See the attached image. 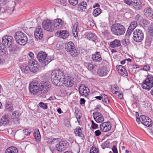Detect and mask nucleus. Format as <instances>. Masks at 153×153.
<instances>
[{
	"instance_id": "1",
	"label": "nucleus",
	"mask_w": 153,
	"mask_h": 153,
	"mask_svg": "<svg viewBox=\"0 0 153 153\" xmlns=\"http://www.w3.org/2000/svg\"><path fill=\"white\" fill-rule=\"evenodd\" d=\"M64 75L62 71L60 70L53 71L51 74V78L54 84L58 85L59 83L63 81Z\"/></svg>"
},
{
	"instance_id": "2",
	"label": "nucleus",
	"mask_w": 153,
	"mask_h": 153,
	"mask_svg": "<svg viewBox=\"0 0 153 153\" xmlns=\"http://www.w3.org/2000/svg\"><path fill=\"white\" fill-rule=\"evenodd\" d=\"M111 31L113 34L117 36H121L125 33L126 29L121 24L115 23L112 26Z\"/></svg>"
},
{
	"instance_id": "3",
	"label": "nucleus",
	"mask_w": 153,
	"mask_h": 153,
	"mask_svg": "<svg viewBox=\"0 0 153 153\" xmlns=\"http://www.w3.org/2000/svg\"><path fill=\"white\" fill-rule=\"evenodd\" d=\"M15 38L16 42L20 45H25L27 42V37L22 32H16L15 34Z\"/></svg>"
},
{
	"instance_id": "4",
	"label": "nucleus",
	"mask_w": 153,
	"mask_h": 153,
	"mask_svg": "<svg viewBox=\"0 0 153 153\" xmlns=\"http://www.w3.org/2000/svg\"><path fill=\"white\" fill-rule=\"evenodd\" d=\"M37 58L43 67L48 64L51 61L50 58L47 57V54L43 51L40 52L38 53Z\"/></svg>"
},
{
	"instance_id": "5",
	"label": "nucleus",
	"mask_w": 153,
	"mask_h": 153,
	"mask_svg": "<svg viewBox=\"0 0 153 153\" xmlns=\"http://www.w3.org/2000/svg\"><path fill=\"white\" fill-rule=\"evenodd\" d=\"M66 50L70 53L71 56L73 57L77 56L79 52L77 48L75 47L74 43L71 42H69L66 45L65 47Z\"/></svg>"
},
{
	"instance_id": "6",
	"label": "nucleus",
	"mask_w": 153,
	"mask_h": 153,
	"mask_svg": "<svg viewBox=\"0 0 153 153\" xmlns=\"http://www.w3.org/2000/svg\"><path fill=\"white\" fill-rule=\"evenodd\" d=\"M141 86L143 89L148 90L152 88L153 87V76L152 75H148L146 79L143 81Z\"/></svg>"
},
{
	"instance_id": "7",
	"label": "nucleus",
	"mask_w": 153,
	"mask_h": 153,
	"mask_svg": "<svg viewBox=\"0 0 153 153\" xmlns=\"http://www.w3.org/2000/svg\"><path fill=\"white\" fill-rule=\"evenodd\" d=\"M29 89L32 94H37L40 89L38 81L35 80L30 82L29 84Z\"/></svg>"
},
{
	"instance_id": "8",
	"label": "nucleus",
	"mask_w": 153,
	"mask_h": 153,
	"mask_svg": "<svg viewBox=\"0 0 153 153\" xmlns=\"http://www.w3.org/2000/svg\"><path fill=\"white\" fill-rule=\"evenodd\" d=\"M43 27L45 30L50 32H53L55 30L53 21L45 20L42 23Z\"/></svg>"
},
{
	"instance_id": "9",
	"label": "nucleus",
	"mask_w": 153,
	"mask_h": 153,
	"mask_svg": "<svg viewBox=\"0 0 153 153\" xmlns=\"http://www.w3.org/2000/svg\"><path fill=\"white\" fill-rule=\"evenodd\" d=\"M133 39L137 42H141L144 38V34L143 31L140 29L134 31L133 33Z\"/></svg>"
},
{
	"instance_id": "10",
	"label": "nucleus",
	"mask_w": 153,
	"mask_h": 153,
	"mask_svg": "<svg viewBox=\"0 0 153 153\" xmlns=\"http://www.w3.org/2000/svg\"><path fill=\"white\" fill-rule=\"evenodd\" d=\"M2 41L5 46L11 48L13 43V40L12 36L10 35H6L2 38Z\"/></svg>"
},
{
	"instance_id": "11",
	"label": "nucleus",
	"mask_w": 153,
	"mask_h": 153,
	"mask_svg": "<svg viewBox=\"0 0 153 153\" xmlns=\"http://www.w3.org/2000/svg\"><path fill=\"white\" fill-rule=\"evenodd\" d=\"M78 90L80 96L86 97L89 94V88L83 85H81L79 86Z\"/></svg>"
},
{
	"instance_id": "12",
	"label": "nucleus",
	"mask_w": 153,
	"mask_h": 153,
	"mask_svg": "<svg viewBox=\"0 0 153 153\" xmlns=\"http://www.w3.org/2000/svg\"><path fill=\"white\" fill-rule=\"evenodd\" d=\"M28 65L29 67V70L32 72L36 73L39 70L37 62L35 60H29L28 61Z\"/></svg>"
},
{
	"instance_id": "13",
	"label": "nucleus",
	"mask_w": 153,
	"mask_h": 153,
	"mask_svg": "<svg viewBox=\"0 0 153 153\" xmlns=\"http://www.w3.org/2000/svg\"><path fill=\"white\" fill-rule=\"evenodd\" d=\"M63 81L60 83L64 84L67 87L72 86L74 84V81L72 78L69 76H63Z\"/></svg>"
},
{
	"instance_id": "14",
	"label": "nucleus",
	"mask_w": 153,
	"mask_h": 153,
	"mask_svg": "<svg viewBox=\"0 0 153 153\" xmlns=\"http://www.w3.org/2000/svg\"><path fill=\"white\" fill-rule=\"evenodd\" d=\"M39 85L40 91L43 93H45L48 91L51 87V84L48 82H42Z\"/></svg>"
},
{
	"instance_id": "15",
	"label": "nucleus",
	"mask_w": 153,
	"mask_h": 153,
	"mask_svg": "<svg viewBox=\"0 0 153 153\" xmlns=\"http://www.w3.org/2000/svg\"><path fill=\"white\" fill-rule=\"evenodd\" d=\"M68 145V143L66 141H60L56 145V150L59 152L63 151L65 150Z\"/></svg>"
},
{
	"instance_id": "16",
	"label": "nucleus",
	"mask_w": 153,
	"mask_h": 153,
	"mask_svg": "<svg viewBox=\"0 0 153 153\" xmlns=\"http://www.w3.org/2000/svg\"><path fill=\"white\" fill-rule=\"evenodd\" d=\"M43 33L42 29L40 26L37 27L34 31L35 37L37 39L40 40L42 39Z\"/></svg>"
},
{
	"instance_id": "17",
	"label": "nucleus",
	"mask_w": 153,
	"mask_h": 153,
	"mask_svg": "<svg viewBox=\"0 0 153 153\" xmlns=\"http://www.w3.org/2000/svg\"><path fill=\"white\" fill-rule=\"evenodd\" d=\"M93 116L94 120L97 123H101L104 121V119L102 115L99 112H94L93 114Z\"/></svg>"
},
{
	"instance_id": "18",
	"label": "nucleus",
	"mask_w": 153,
	"mask_h": 153,
	"mask_svg": "<svg viewBox=\"0 0 153 153\" xmlns=\"http://www.w3.org/2000/svg\"><path fill=\"white\" fill-rule=\"evenodd\" d=\"M100 130L103 132H107L110 130L111 126L110 122H104L101 123L100 126Z\"/></svg>"
},
{
	"instance_id": "19",
	"label": "nucleus",
	"mask_w": 153,
	"mask_h": 153,
	"mask_svg": "<svg viewBox=\"0 0 153 153\" xmlns=\"http://www.w3.org/2000/svg\"><path fill=\"white\" fill-rule=\"evenodd\" d=\"M53 22L55 30L62 28L63 22L61 19H57L53 21Z\"/></svg>"
},
{
	"instance_id": "20",
	"label": "nucleus",
	"mask_w": 153,
	"mask_h": 153,
	"mask_svg": "<svg viewBox=\"0 0 153 153\" xmlns=\"http://www.w3.org/2000/svg\"><path fill=\"white\" fill-rule=\"evenodd\" d=\"M108 72L107 67L105 66L100 67L98 69L97 73L100 76H102L106 75Z\"/></svg>"
},
{
	"instance_id": "21",
	"label": "nucleus",
	"mask_w": 153,
	"mask_h": 153,
	"mask_svg": "<svg viewBox=\"0 0 153 153\" xmlns=\"http://www.w3.org/2000/svg\"><path fill=\"white\" fill-rule=\"evenodd\" d=\"M91 58L94 62H99L102 60V57L100 53L97 51L92 55Z\"/></svg>"
},
{
	"instance_id": "22",
	"label": "nucleus",
	"mask_w": 153,
	"mask_h": 153,
	"mask_svg": "<svg viewBox=\"0 0 153 153\" xmlns=\"http://www.w3.org/2000/svg\"><path fill=\"white\" fill-rule=\"evenodd\" d=\"M136 121L138 123H140V122H141L142 124H143V122H145L146 121L148 120V119H149L148 117L145 115H141L140 116V118L139 117V115L138 113L136 112Z\"/></svg>"
},
{
	"instance_id": "23",
	"label": "nucleus",
	"mask_w": 153,
	"mask_h": 153,
	"mask_svg": "<svg viewBox=\"0 0 153 153\" xmlns=\"http://www.w3.org/2000/svg\"><path fill=\"white\" fill-rule=\"evenodd\" d=\"M143 13L146 17H150L153 13V10L150 6H148L144 9Z\"/></svg>"
},
{
	"instance_id": "24",
	"label": "nucleus",
	"mask_w": 153,
	"mask_h": 153,
	"mask_svg": "<svg viewBox=\"0 0 153 153\" xmlns=\"http://www.w3.org/2000/svg\"><path fill=\"white\" fill-rule=\"evenodd\" d=\"M117 68L118 72L121 75L124 76H128L126 71L123 66L119 65Z\"/></svg>"
},
{
	"instance_id": "25",
	"label": "nucleus",
	"mask_w": 153,
	"mask_h": 153,
	"mask_svg": "<svg viewBox=\"0 0 153 153\" xmlns=\"http://www.w3.org/2000/svg\"><path fill=\"white\" fill-rule=\"evenodd\" d=\"M132 5L136 9L140 10L142 9V3L140 0H133Z\"/></svg>"
},
{
	"instance_id": "26",
	"label": "nucleus",
	"mask_w": 153,
	"mask_h": 153,
	"mask_svg": "<svg viewBox=\"0 0 153 153\" xmlns=\"http://www.w3.org/2000/svg\"><path fill=\"white\" fill-rule=\"evenodd\" d=\"M4 45L0 42V54L6 56L8 54L6 48Z\"/></svg>"
},
{
	"instance_id": "27",
	"label": "nucleus",
	"mask_w": 153,
	"mask_h": 153,
	"mask_svg": "<svg viewBox=\"0 0 153 153\" xmlns=\"http://www.w3.org/2000/svg\"><path fill=\"white\" fill-rule=\"evenodd\" d=\"M121 44L120 41L119 40L115 39L111 42L110 46L112 48H115L120 46Z\"/></svg>"
},
{
	"instance_id": "28",
	"label": "nucleus",
	"mask_w": 153,
	"mask_h": 153,
	"mask_svg": "<svg viewBox=\"0 0 153 153\" xmlns=\"http://www.w3.org/2000/svg\"><path fill=\"white\" fill-rule=\"evenodd\" d=\"M5 153H18V151L16 147L11 146L6 149Z\"/></svg>"
},
{
	"instance_id": "29",
	"label": "nucleus",
	"mask_w": 153,
	"mask_h": 153,
	"mask_svg": "<svg viewBox=\"0 0 153 153\" xmlns=\"http://www.w3.org/2000/svg\"><path fill=\"white\" fill-rule=\"evenodd\" d=\"M19 115V112L17 111H14L12 113L11 118L12 121L16 123L18 122Z\"/></svg>"
},
{
	"instance_id": "30",
	"label": "nucleus",
	"mask_w": 153,
	"mask_h": 153,
	"mask_svg": "<svg viewBox=\"0 0 153 153\" xmlns=\"http://www.w3.org/2000/svg\"><path fill=\"white\" fill-rule=\"evenodd\" d=\"M86 37L89 40L93 42H95L97 39V37L95 34L92 33H87L86 36Z\"/></svg>"
},
{
	"instance_id": "31",
	"label": "nucleus",
	"mask_w": 153,
	"mask_h": 153,
	"mask_svg": "<svg viewBox=\"0 0 153 153\" xmlns=\"http://www.w3.org/2000/svg\"><path fill=\"white\" fill-rule=\"evenodd\" d=\"M58 34L59 37L63 39L66 38L69 36L68 33L66 30L60 31L59 33L57 32V35Z\"/></svg>"
},
{
	"instance_id": "32",
	"label": "nucleus",
	"mask_w": 153,
	"mask_h": 153,
	"mask_svg": "<svg viewBox=\"0 0 153 153\" xmlns=\"http://www.w3.org/2000/svg\"><path fill=\"white\" fill-rule=\"evenodd\" d=\"M33 134L35 140L37 141H39L41 140V136L38 129H36L34 130Z\"/></svg>"
},
{
	"instance_id": "33",
	"label": "nucleus",
	"mask_w": 153,
	"mask_h": 153,
	"mask_svg": "<svg viewBox=\"0 0 153 153\" xmlns=\"http://www.w3.org/2000/svg\"><path fill=\"white\" fill-rule=\"evenodd\" d=\"M79 24L78 22H75L73 25V27L72 32L74 36L76 37L78 33L77 27L78 26Z\"/></svg>"
},
{
	"instance_id": "34",
	"label": "nucleus",
	"mask_w": 153,
	"mask_h": 153,
	"mask_svg": "<svg viewBox=\"0 0 153 153\" xmlns=\"http://www.w3.org/2000/svg\"><path fill=\"white\" fill-rule=\"evenodd\" d=\"M85 66L88 68V70L90 71L96 69L97 67L96 65L93 64H92L90 63H86Z\"/></svg>"
},
{
	"instance_id": "35",
	"label": "nucleus",
	"mask_w": 153,
	"mask_h": 153,
	"mask_svg": "<svg viewBox=\"0 0 153 153\" xmlns=\"http://www.w3.org/2000/svg\"><path fill=\"white\" fill-rule=\"evenodd\" d=\"M1 119L3 122H4L5 124L8 123L10 121V115L9 114H6L2 117Z\"/></svg>"
},
{
	"instance_id": "36",
	"label": "nucleus",
	"mask_w": 153,
	"mask_h": 153,
	"mask_svg": "<svg viewBox=\"0 0 153 153\" xmlns=\"http://www.w3.org/2000/svg\"><path fill=\"white\" fill-rule=\"evenodd\" d=\"M74 132L76 136L82 137V130L79 127L76 128L75 129Z\"/></svg>"
},
{
	"instance_id": "37",
	"label": "nucleus",
	"mask_w": 153,
	"mask_h": 153,
	"mask_svg": "<svg viewBox=\"0 0 153 153\" xmlns=\"http://www.w3.org/2000/svg\"><path fill=\"white\" fill-rule=\"evenodd\" d=\"M140 24L141 26L144 28L147 26L149 24V23L148 21L144 19H142L140 21Z\"/></svg>"
},
{
	"instance_id": "38",
	"label": "nucleus",
	"mask_w": 153,
	"mask_h": 153,
	"mask_svg": "<svg viewBox=\"0 0 153 153\" xmlns=\"http://www.w3.org/2000/svg\"><path fill=\"white\" fill-rule=\"evenodd\" d=\"M111 144L109 140H107L102 143L101 145V147L102 148L104 149L106 148H109Z\"/></svg>"
},
{
	"instance_id": "39",
	"label": "nucleus",
	"mask_w": 153,
	"mask_h": 153,
	"mask_svg": "<svg viewBox=\"0 0 153 153\" xmlns=\"http://www.w3.org/2000/svg\"><path fill=\"white\" fill-rule=\"evenodd\" d=\"M101 12V10L99 8H96L94 10L93 12V15L94 17H96L99 15Z\"/></svg>"
},
{
	"instance_id": "40",
	"label": "nucleus",
	"mask_w": 153,
	"mask_h": 153,
	"mask_svg": "<svg viewBox=\"0 0 153 153\" xmlns=\"http://www.w3.org/2000/svg\"><path fill=\"white\" fill-rule=\"evenodd\" d=\"M101 96H102V101L106 104L109 103V101L108 96L104 94H102Z\"/></svg>"
},
{
	"instance_id": "41",
	"label": "nucleus",
	"mask_w": 153,
	"mask_h": 153,
	"mask_svg": "<svg viewBox=\"0 0 153 153\" xmlns=\"http://www.w3.org/2000/svg\"><path fill=\"white\" fill-rule=\"evenodd\" d=\"M137 26V22H133L131 23L128 27L129 28V29H131V30H134Z\"/></svg>"
},
{
	"instance_id": "42",
	"label": "nucleus",
	"mask_w": 153,
	"mask_h": 153,
	"mask_svg": "<svg viewBox=\"0 0 153 153\" xmlns=\"http://www.w3.org/2000/svg\"><path fill=\"white\" fill-rule=\"evenodd\" d=\"M29 67L28 66H23L21 68V70L25 73H27L29 71Z\"/></svg>"
},
{
	"instance_id": "43",
	"label": "nucleus",
	"mask_w": 153,
	"mask_h": 153,
	"mask_svg": "<svg viewBox=\"0 0 153 153\" xmlns=\"http://www.w3.org/2000/svg\"><path fill=\"white\" fill-rule=\"evenodd\" d=\"M145 122H143V125L147 127H150L152 126V124L151 120L150 119H148V120L146 121Z\"/></svg>"
},
{
	"instance_id": "44",
	"label": "nucleus",
	"mask_w": 153,
	"mask_h": 153,
	"mask_svg": "<svg viewBox=\"0 0 153 153\" xmlns=\"http://www.w3.org/2000/svg\"><path fill=\"white\" fill-rule=\"evenodd\" d=\"M98 149L95 147L93 146L90 150V153H99Z\"/></svg>"
},
{
	"instance_id": "45",
	"label": "nucleus",
	"mask_w": 153,
	"mask_h": 153,
	"mask_svg": "<svg viewBox=\"0 0 153 153\" xmlns=\"http://www.w3.org/2000/svg\"><path fill=\"white\" fill-rule=\"evenodd\" d=\"M5 107L6 110L9 111H11L13 109V104L5 105Z\"/></svg>"
},
{
	"instance_id": "46",
	"label": "nucleus",
	"mask_w": 153,
	"mask_h": 153,
	"mask_svg": "<svg viewBox=\"0 0 153 153\" xmlns=\"http://www.w3.org/2000/svg\"><path fill=\"white\" fill-rule=\"evenodd\" d=\"M15 86L18 88H21L22 85V83L20 80H18L15 83Z\"/></svg>"
},
{
	"instance_id": "47",
	"label": "nucleus",
	"mask_w": 153,
	"mask_h": 153,
	"mask_svg": "<svg viewBox=\"0 0 153 153\" xmlns=\"http://www.w3.org/2000/svg\"><path fill=\"white\" fill-rule=\"evenodd\" d=\"M149 33L150 35L153 37V25H151L149 28Z\"/></svg>"
},
{
	"instance_id": "48",
	"label": "nucleus",
	"mask_w": 153,
	"mask_h": 153,
	"mask_svg": "<svg viewBox=\"0 0 153 153\" xmlns=\"http://www.w3.org/2000/svg\"><path fill=\"white\" fill-rule=\"evenodd\" d=\"M80 8L82 9H85L86 8L87 6V3L86 2L84 1H82L80 4Z\"/></svg>"
},
{
	"instance_id": "49",
	"label": "nucleus",
	"mask_w": 153,
	"mask_h": 153,
	"mask_svg": "<svg viewBox=\"0 0 153 153\" xmlns=\"http://www.w3.org/2000/svg\"><path fill=\"white\" fill-rule=\"evenodd\" d=\"M92 124L91 125V127L92 129H96L98 128V125L95 123L93 120L91 121Z\"/></svg>"
},
{
	"instance_id": "50",
	"label": "nucleus",
	"mask_w": 153,
	"mask_h": 153,
	"mask_svg": "<svg viewBox=\"0 0 153 153\" xmlns=\"http://www.w3.org/2000/svg\"><path fill=\"white\" fill-rule=\"evenodd\" d=\"M78 0H69L70 3L72 5L75 6L78 3Z\"/></svg>"
},
{
	"instance_id": "51",
	"label": "nucleus",
	"mask_w": 153,
	"mask_h": 153,
	"mask_svg": "<svg viewBox=\"0 0 153 153\" xmlns=\"http://www.w3.org/2000/svg\"><path fill=\"white\" fill-rule=\"evenodd\" d=\"M23 133L26 136L29 135L31 133L30 130L28 129H24L23 130Z\"/></svg>"
},
{
	"instance_id": "52",
	"label": "nucleus",
	"mask_w": 153,
	"mask_h": 153,
	"mask_svg": "<svg viewBox=\"0 0 153 153\" xmlns=\"http://www.w3.org/2000/svg\"><path fill=\"white\" fill-rule=\"evenodd\" d=\"M111 150L112 152L110 151L109 153H118L117 149L115 146L114 145L113 146V147L111 148Z\"/></svg>"
},
{
	"instance_id": "53",
	"label": "nucleus",
	"mask_w": 153,
	"mask_h": 153,
	"mask_svg": "<svg viewBox=\"0 0 153 153\" xmlns=\"http://www.w3.org/2000/svg\"><path fill=\"white\" fill-rule=\"evenodd\" d=\"M39 105L40 107L44 109H46L48 107L46 104H45L42 102H40L39 103Z\"/></svg>"
},
{
	"instance_id": "54",
	"label": "nucleus",
	"mask_w": 153,
	"mask_h": 153,
	"mask_svg": "<svg viewBox=\"0 0 153 153\" xmlns=\"http://www.w3.org/2000/svg\"><path fill=\"white\" fill-rule=\"evenodd\" d=\"M133 30H131L130 29H129V28L128 27L126 32V36H127L129 37L130 36V35L131 34Z\"/></svg>"
},
{
	"instance_id": "55",
	"label": "nucleus",
	"mask_w": 153,
	"mask_h": 153,
	"mask_svg": "<svg viewBox=\"0 0 153 153\" xmlns=\"http://www.w3.org/2000/svg\"><path fill=\"white\" fill-rule=\"evenodd\" d=\"M124 2L128 5H132L133 0H124Z\"/></svg>"
},
{
	"instance_id": "56",
	"label": "nucleus",
	"mask_w": 153,
	"mask_h": 153,
	"mask_svg": "<svg viewBox=\"0 0 153 153\" xmlns=\"http://www.w3.org/2000/svg\"><path fill=\"white\" fill-rule=\"evenodd\" d=\"M28 55L31 58V60H35L34 59V56L33 53L32 52H29L28 54Z\"/></svg>"
},
{
	"instance_id": "57",
	"label": "nucleus",
	"mask_w": 153,
	"mask_h": 153,
	"mask_svg": "<svg viewBox=\"0 0 153 153\" xmlns=\"http://www.w3.org/2000/svg\"><path fill=\"white\" fill-rule=\"evenodd\" d=\"M143 70L146 71H149L150 69L149 65H145L143 67Z\"/></svg>"
},
{
	"instance_id": "58",
	"label": "nucleus",
	"mask_w": 153,
	"mask_h": 153,
	"mask_svg": "<svg viewBox=\"0 0 153 153\" xmlns=\"http://www.w3.org/2000/svg\"><path fill=\"white\" fill-rule=\"evenodd\" d=\"M94 134L96 136H98L101 134V132L100 130H98L94 132Z\"/></svg>"
},
{
	"instance_id": "59",
	"label": "nucleus",
	"mask_w": 153,
	"mask_h": 153,
	"mask_svg": "<svg viewBox=\"0 0 153 153\" xmlns=\"http://www.w3.org/2000/svg\"><path fill=\"white\" fill-rule=\"evenodd\" d=\"M141 16L139 14H137L135 16V20L137 21H139L141 18Z\"/></svg>"
},
{
	"instance_id": "60",
	"label": "nucleus",
	"mask_w": 153,
	"mask_h": 153,
	"mask_svg": "<svg viewBox=\"0 0 153 153\" xmlns=\"http://www.w3.org/2000/svg\"><path fill=\"white\" fill-rule=\"evenodd\" d=\"M10 104H13L11 100L10 99H7L6 100L5 105H9Z\"/></svg>"
},
{
	"instance_id": "61",
	"label": "nucleus",
	"mask_w": 153,
	"mask_h": 153,
	"mask_svg": "<svg viewBox=\"0 0 153 153\" xmlns=\"http://www.w3.org/2000/svg\"><path fill=\"white\" fill-rule=\"evenodd\" d=\"M5 62L4 59L2 58L1 56H0V65H2Z\"/></svg>"
},
{
	"instance_id": "62",
	"label": "nucleus",
	"mask_w": 153,
	"mask_h": 153,
	"mask_svg": "<svg viewBox=\"0 0 153 153\" xmlns=\"http://www.w3.org/2000/svg\"><path fill=\"white\" fill-rule=\"evenodd\" d=\"M151 43V40L150 39L146 40L145 42V44L147 45L148 46H149L150 45Z\"/></svg>"
},
{
	"instance_id": "63",
	"label": "nucleus",
	"mask_w": 153,
	"mask_h": 153,
	"mask_svg": "<svg viewBox=\"0 0 153 153\" xmlns=\"http://www.w3.org/2000/svg\"><path fill=\"white\" fill-rule=\"evenodd\" d=\"M111 92L112 93H113L114 94H117L118 93V91H117V90H116V88H114V89H113L111 91Z\"/></svg>"
},
{
	"instance_id": "64",
	"label": "nucleus",
	"mask_w": 153,
	"mask_h": 153,
	"mask_svg": "<svg viewBox=\"0 0 153 153\" xmlns=\"http://www.w3.org/2000/svg\"><path fill=\"white\" fill-rule=\"evenodd\" d=\"M60 3L63 5H65L66 4V1L65 0H60Z\"/></svg>"
}]
</instances>
